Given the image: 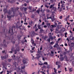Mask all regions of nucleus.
<instances>
[{"label":"nucleus","mask_w":74,"mask_h":74,"mask_svg":"<svg viewBox=\"0 0 74 74\" xmlns=\"http://www.w3.org/2000/svg\"><path fill=\"white\" fill-rule=\"evenodd\" d=\"M51 27H52V28H53V27H56V25H51Z\"/></svg>","instance_id":"a211bd4d"},{"label":"nucleus","mask_w":74,"mask_h":74,"mask_svg":"<svg viewBox=\"0 0 74 74\" xmlns=\"http://www.w3.org/2000/svg\"><path fill=\"white\" fill-rule=\"evenodd\" d=\"M24 41L25 42H27V40H26V39H25V40Z\"/></svg>","instance_id":"0e129e2a"},{"label":"nucleus","mask_w":74,"mask_h":74,"mask_svg":"<svg viewBox=\"0 0 74 74\" xmlns=\"http://www.w3.org/2000/svg\"><path fill=\"white\" fill-rule=\"evenodd\" d=\"M47 41H48L49 42H50V41H51V39L49 38L47 40Z\"/></svg>","instance_id":"4c0bfd02"},{"label":"nucleus","mask_w":74,"mask_h":74,"mask_svg":"<svg viewBox=\"0 0 74 74\" xmlns=\"http://www.w3.org/2000/svg\"><path fill=\"white\" fill-rule=\"evenodd\" d=\"M16 50L17 51H18V52H19V51H20L19 47H17L16 49Z\"/></svg>","instance_id":"6ab92c4d"},{"label":"nucleus","mask_w":74,"mask_h":74,"mask_svg":"<svg viewBox=\"0 0 74 74\" xmlns=\"http://www.w3.org/2000/svg\"><path fill=\"white\" fill-rule=\"evenodd\" d=\"M44 32V30L42 29H40V30L39 33H41Z\"/></svg>","instance_id":"ddd939ff"},{"label":"nucleus","mask_w":74,"mask_h":74,"mask_svg":"<svg viewBox=\"0 0 74 74\" xmlns=\"http://www.w3.org/2000/svg\"><path fill=\"white\" fill-rule=\"evenodd\" d=\"M55 20V18L54 17H53V18H51L52 22H53Z\"/></svg>","instance_id":"b1692460"},{"label":"nucleus","mask_w":74,"mask_h":74,"mask_svg":"<svg viewBox=\"0 0 74 74\" xmlns=\"http://www.w3.org/2000/svg\"><path fill=\"white\" fill-rule=\"evenodd\" d=\"M20 59V57H19L18 58V63H17V62H14V63L16 65H17V66H18V63H19V62H21V59Z\"/></svg>","instance_id":"7ed1b4c3"},{"label":"nucleus","mask_w":74,"mask_h":74,"mask_svg":"<svg viewBox=\"0 0 74 74\" xmlns=\"http://www.w3.org/2000/svg\"><path fill=\"white\" fill-rule=\"evenodd\" d=\"M8 57V54H5V56H1V59H2V60H4V59H7V58Z\"/></svg>","instance_id":"f257e3e1"},{"label":"nucleus","mask_w":74,"mask_h":74,"mask_svg":"<svg viewBox=\"0 0 74 74\" xmlns=\"http://www.w3.org/2000/svg\"><path fill=\"white\" fill-rule=\"evenodd\" d=\"M64 4H62V5H61V7H62V8H64V7H65V6H64Z\"/></svg>","instance_id":"e433bc0d"},{"label":"nucleus","mask_w":74,"mask_h":74,"mask_svg":"<svg viewBox=\"0 0 74 74\" xmlns=\"http://www.w3.org/2000/svg\"><path fill=\"white\" fill-rule=\"evenodd\" d=\"M23 62L24 64H26V63H27V61L26 60H23Z\"/></svg>","instance_id":"6e6552de"},{"label":"nucleus","mask_w":74,"mask_h":74,"mask_svg":"<svg viewBox=\"0 0 74 74\" xmlns=\"http://www.w3.org/2000/svg\"><path fill=\"white\" fill-rule=\"evenodd\" d=\"M7 74H9V73H10V71L8 70H7Z\"/></svg>","instance_id":"c03bdc74"},{"label":"nucleus","mask_w":74,"mask_h":74,"mask_svg":"<svg viewBox=\"0 0 74 74\" xmlns=\"http://www.w3.org/2000/svg\"><path fill=\"white\" fill-rule=\"evenodd\" d=\"M53 7L52 6V5H51L49 7V8H52Z\"/></svg>","instance_id":"603ef678"},{"label":"nucleus","mask_w":74,"mask_h":74,"mask_svg":"<svg viewBox=\"0 0 74 74\" xmlns=\"http://www.w3.org/2000/svg\"><path fill=\"white\" fill-rule=\"evenodd\" d=\"M74 44L73 43V42H72L71 44V46L70 47V49L71 51H73V49H72V48L73 46H74Z\"/></svg>","instance_id":"20e7f679"},{"label":"nucleus","mask_w":74,"mask_h":74,"mask_svg":"<svg viewBox=\"0 0 74 74\" xmlns=\"http://www.w3.org/2000/svg\"><path fill=\"white\" fill-rule=\"evenodd\" d=\"M38 53H41V52L40 51H39V49H38Z\"/></svg>","instance_id":"2f4dec72"},{"label":"nucleus","mask_w":74,"mask_h":74,"mask_svg":"<svg viewBox=\"0 0 74 74\" xmlns=\"http://www.w3.org/2000/svg\"><path fill=\"white\" fill-rule=\"evenodd\" d=\"M42 37H43V39H44V40H46V39L47 38L48 36H43Z\"/></svg>","instance_id":"4468645a"},{"label":"nucleus","mask_w":74,"mask_h":74,"mask_svg":"<svg viewBox=\"0 0 74 74\" xmlns=\"http://www.w3.org/2000/svg\"><path fill=\"white\" fill-rule=\"evenodd\" d=\"M54 42H51L49 44L50 45H53V44H54Z\"/></svg>","instance_id":"393cba45"},{"label":"nucleus","mask_w":74,"mask_h":74,"mask_svg":"<svg viewBox=\"0 0 74 74\" xmlns=\"http://www.w3.org/2000/svg\"><path fill=\"white\" fill-rule=\"evenodd\" d=\"M66 40H67L68 42H69V41H70V40H69L68 38H67Z\"/></svg>","instance_id":"052dcab7"},{"label":"nucleus","mask_w":74,"mask_h":74,"mask_svg":"<svg viewBox=\"0 0 74 74\" xmlns=\"http://www.w3.org/2000/svg\"><path fill=\"white\" fill-rule=\"evenodd\" d=\"M14 48H12L11 49V50L12 51H14Z\"/></svg>","instance_id":"8fccbe9b"},{"label":"nucleus","mask_w":74,"mask_h":74,"mask_svg":"<svg viewBox=\"0 0 74 74\" xmlns=\"http://www.w3.org/2000/svg\"><path fill=\"white\" fill-rule=\"evenodd\" d=\"M64 60V58H63L62 57L60 58V61H63Z\"/></svg>","instance_id":"2eb2a0df"},{"label":"nucleus","mask_w":74,"mask_h":74,"mask_svg":"<svg viewBox=\"0 0 74 74\" xmlns=\"http://www.w3.org/2000/svg\"><path fill=\"white\" fill-rule=\"evenodd\" d=\"M24 10L25 11H26V10H27V8H24Z\"/></svg>","instance_id":"49530a36"},{"label":"nucleus","mask_w":74,"mask_h":74,"mask_svg":"<svg viewBox=\"0 0 74 74\" xmlns=\"http://www.w3.org/2000/svg\"><path fill=\"white\" fill-rule=\"evenodd\" d=\"M3 11L4 14H6V13H7L8 12V11L7 9H3Z\"/></svg>","instance_id":"0eeeda50"},{"label":"nucleus","mask_w":74,"mask_h":74,"mask_svg":"<svg viewBox=\"0 0 74 74\" xmlns=\"http://www.w3.org/2000/svg\"><path fill=\"white\" fill-rule=\"evenodd\" d=\"M7 18H8V21H10L11 19V16H8V15L7 16Z\"/></svg>","instance_id":"1a4fd4ad"},{"label":"nucleus","mask_w":74,"mask_h":74,"mask_svg":"<svg viewBox=\"0 0 74 74\" xmlns=\"http://www.w3.org/2000/svg\"><path fill=\"white\" fill-rule=\"evenodd\" d=\"M38 28H37L36 29H35V32H37V31L38 30Z\"/></svg>","instance_id":"6e6d98bb"},{"label":"nucleus","mask_w":74,"mask_h":74,"mask_svg":"<svg viewBox=\"0 0 74 74\" xmlns=\"http://www.w3.org/2000/svg\"><path fill=\"white\" fill-rule=\"evenodd\" d=\"M35 34H36V33H35V32H32V34H33V35H34Z\"/></svg>","instance_id":"864d4df0"},{"label":"nucleus","mask_w":74,"mask_h":74,"mask_svg":"<svg viewBox=\"0 0 74 74\" xmlns=\"http://www.w3.org/2000/svg\"><path fill=\"white\" fill-rule=\"evenodd\" d=\"M69 17L68 16H67L66 18H64V20L66 21H67V19H69Z\"/></svg>","instance_id":"f3484780"},{"label":"nucleus","mask_w":74,"mask_h":74,"mask_svg":"<svg viewBox=\"0 0 74 74\" xmlns=\"http://www.w3.org/2000/svg\"><path fill=\"white\" fill-rule=\"evenodd\" d=\"M63 54L65 55H66V54H67V52H64Z\"/></svg>","instance_id":"a18cd8bd"},{"label":"nucleus","mask_w":74,"mask_h":74,"mask_svg":"<svg viewBox=\"0 0 74 74\" xmlns=\"http://www.w3.org/2000/svg\"><path fill=\"white\" fill-rule=\"evenodd\" d=\"M34 16H35L34 15H32L31 16V18H34Z\"/></svg>","instance_id":"7c9ffc66"},{"label":"nucleus","mask_w":74,"mask_h":74,"mask_svg":"<svg viewBox=\"0 0 74 74\" xmlns=\"http://www.w3.org/2000/svg\"><path fill=\"white\" fill-rule=\"evenodd\" d=\"M45 7L47 8H49V6H47V5H46Z\"/></svg>","instance_id":"4d7b16f0"},{"label":"nucleus","mask_w":74,"mask_h":74,"mask_svg":"<svg viewBox=\"0 0 74 74\" xmlns=\"http://www.w3.org/2000/svg\"><path fill=\"white\" fill-rule=\"evenodd\" d=\"M5 50H4L3 51H2V52L3 53H5Z\"/></svg>","instance_id":"e2e57ef3"},{"label":"nucleus","mask_w":74,"mask_h":74,"mask_svg":"<svg viewBox=\"0 0 74 74\" xmlns=\"http://www.w3.org/2000/svg\"><path fill=\"white\" fill-rule=\"evenodd\" d=\"M44 64H46V65H47V64H48V63L47 62H45L44 63Z\"/></svg>","instance_id":"de8ad7c7"},{"label":"nucleus","mask_w":74,"mask_h":74,"mask_svg":"<svg viewBox=\"0 0 74 74\" xmlns=\"http://www.w3.org/2000/svg\"><path fill=\"white\" fill-rule=\"evenodd\" d=\"M11 9H12V12H13V14H14V13L15 12V11H14V8H12Z\"/></svg>","instance_id":"5701e85b"},{"label":"nucleus","mask_w":74,"mask_h":74,"mask_svg":"<svg viewBox=\"0 0 74 74\" xmlns=\"http://www.w3.org/2000/svg\"><path fill=\"white\" fill-rule=\"evenodd\" d=\"M40 57H41V56H37V57H36V58H37V59H39V58H40Z\"/></svg>","instance_id":"a19ab883"},{"label":"nucleus","mask_w":74,"mask_h":74,"mask_svg":"<svg viewBox=\"0 0 74 74\" xmlns=\"http://www.w3.org/2000/svg\"><path fill=\"white\" fill-rule=\"evenodd\" d=\"M11 42H12L13 44H15V42L14 41H13V39H12L11 41Z\"/></svg>","instance_id":"412c9836"},{"label":"nucleus","mask_w":74,"mask_h":74,"mask_svg":"<svg viewBox=\"0 0 74 74\" xmlns=\"http://www.w3.org/2000/svg\"><path fill=\"white\" fill-rule=\"evenodd\" d=\"M53 70H54V72L56 74L57 73H56V71H57V70L56 69H55V68H53Z\"/></svg>","instance_id":"aec40b11"},{"label":"nucleus","mask_w":74,"mask_h":74,"mask_svg":"<svg viewBox=\"0 0 74 74\" xmlns=\"http://www.w3.org/2000/svg\"><path fill=\"white\" fill-rule=\"evenodd\" d=\"M51 17H53V18H54L55 15L53 14H52L51 15Z\"/></svg>","instance_id":"f704fd0d"},{"label":"nucleus","mask_w":74,"mask_h":74,"mask_svg":"<svg viewBox=\"0 0 74 74\" xmlns=\"http://www.w3.org/2000/svg\"><path fill=\"white\" fill-rule=\"evenodd\" d=\"M8 3H12V1H10V0H8Z\"/></svg>","instance_id":"bf43d9fd"},{"label":"nucleus","mask_w":74,"mask_h":74,"mask_svg":"<svg viewBox=\"0 0 74 74\" xmlns=\"http://www.w3.org/2000/svg\"><path fill=\"white\" fill-rule=\"evenodd\" d=\"M32 7H29V9H30V10H31V11L32 10Z\"/></svg>","instance_id":"09e8293b"},{"label":"nucleus","mask_w":74,"mask_h":74,"mask_svg":"<svg viewBox=\"0 0 74 74\" xmlns=\"http://www.w3.org/2000/svg\"><path fill=\"white\" fill-rule=\"evenodd\" d=\"M24 6H25V7H26V6H27V4H26V3H25L24 4Z\"/></svg>","instance_id":"5fc2aeb1"},{"label":"nucleus","mask_w":74,"mask_h":74,"mask_svg":"<svg viewBox=\"0 0 74 74\" xmlns=\"http://www.w3.org/2000/svg\"><path fill=\"white\" fill-rule=\"evenodd\" d=\"M15 26H13L12 27L11 30H12V33H13V29H15Z\"/></svg>","instance_id":"9d476101"},{"label":"nucleus","mask_w":74,"mask_h":74,"mask_svg":"<svg viewBox=\"0 0 74 74\" xmlns=\"http://www.w3.org/2000/svg\"><path fill=\"white\" fill-rule=\"evenodd\" d=\"M31 41H32V44H33V43H34V41L33 40V39H31Z\"/></svg>","instance_id":"c85d7f7f"},{"label":"nucleus","mask_w":74,"mask_h":74,"mask_svg":"<svg viewBox=\"0 0 74 74\" xmlns=\"http://www.w3.org/2000/svg\"><path fill=\"white\" fill-rule=\"evenodd\" d=\"M59 68H60V66L59 64L58 66V69H59Z\"/></svg>","instance_id":"680f3d73"},{"label":"nucleus","mask_w":74,"mask_h":74,"mask_svg":"<svg viewBox=\"0 0 74 74\" xmlns=\"http://www.w3.org/2000/svg\"><path fill=\"white\" fill-rule=\"evenodd\" d=\"M12 57L13 58V60H15V56L14 55H13V56H12Z\"/></svg>","instance_id":"dca6fc26"},{"label":"nucleus","mask_w":74,"mask_h":74,"mask_svg":"<svg viewBox=\"0 0 74 74\" xmlns=\"http://www.w3.org/2000/svg\"><path fill=\"white\" fill-rule=\"evenodd\" d=\"M40 10H37L36 11V12L37 13H38V14H40Z\"/></svg>","instance_id":"bb28decb"},{"label":"nucleus","mask_w":74,"mask_h":74,"mask_svg":"<svg viewBox=\"0 0 74 74\" xmlns=\"http://www.w3.org/2000/svg\"><path fill=\"white\" fill-rule=\"evenodd\" d=\"M50 24V23H47V26H49Z\"/></svg>","instance_id":"c9c22d12"},{"label":"nucleus","mask_w":74,"mask_h":74,"mask_svg":"<svg viewBox=\"0 0 74 74\" xmlns=\"http://www.w3.org/2000/svg\"><path fill=\"white\" fill-rule=\"evenodd\" d=\"M60 19H62V16H60Z\"/></svg>","instance_id":"774afa93"},{"label":"nucleus","mask_w":74,"mask_h":74,"mask_svg":"<svg viewBox=\"0 0 74 74\" xmlns=\"http://www.w3.org/2000/svg\"><path fill=\"white\" fill-rule=\"evenodd\" d=\"M38 29H42V28L41 27V25H39V24L38 25Z\"/></svg>","instance_id":"f8f14e48"},{"label":"nucleus","mask_w":74,"mask_h":74,"mask_svg":"<svg viewBox=\"0 0 74 74\" xmlns=\"http://www.w3.org/2000/svg\"><path fill=\"white\" fill-rule=\"evenodd\" d=\"M58 43H59V41H56V43L55 44V45H54L53 47H54V48H57V47H58V46H59V45H58Z\"/></svg>","instance_id":"39448f33"},{"label":"nucleus","mask_w":74,"mask_h":74,"mask_svg":"<svg viewBox=\"0 0 74 74\" xmlns=\"http://www.w3.org/2000/svg\"><path fill=\"white\" fill-rule=\"evenodd\" d=\"M25 67H26V66L25 65H24V66H23L22 68V69H25Z\"/></svg>","instance_id":"ea45409f"},{"label":"nucleus","mask_w":74,"mask_h":74,"mask_svg":"<svg viewBox=\"0 0 74 74\" xmlns=\"http://www.w3.org/2000/svg\"><path fill=\"white\" fill-rule=\"evenodd\" d=\"M72 71V68H71L69 69V72H71Z\"/></svg>","instance_id":"79ce46f5"},{"label":"nucleus","mask_w":74,"mask_h":74,"mask_svg":"<svg viewBox=\"0 0 74 74\" xmlns=\"http://www.w3.org/2000/svg\"><path fill=\"white\" fill-rule=\"evenodd\" d=\"M19 15H20L21 16H22V13H21V12H19Z\"/></svg>","instance_id":"58836bf2"},{"label":"nucleus","mask_w":74,"mask_h":74,"mask_svg":"<svg viewBox=\"0 0 74 74\" xmlns=\"http://www.w3.org/2000/svg\"><path fill=\"white\" fill-rule=\"evenodd\" d=\"M8 62H11V60H12V59H8Z\"/></svg>","instance_id":"c756f323"},{"label":"nucleus","mask_w":74,"mask_h":74,"mask_svg":"<svg viewBox=\"0 0 74 74\" xmlns=\"http://www.w3.org/2000/svg\"><path fill=\"white\" fill-rule=\"evenodd\" d=\"M64 59H67V56H65L64 57Z\"/></svg>","instance_id":"473e14b6"},{"label":"nucleus","mask_w":74,"mask_h":74,"mask_svg":"<svg viewBox=\"0 0 74 74\" xmlns=\"http://www.w3.org/2000/svg\"><path fill=\"white\" fill-rule=\"evenodd\" d=\"M47 27V26L46 25H45L43 26V27H44V28H46Z\"/></svg>","instance_id":"3c124183"},{"label":"nucleus","mask_w":74,"mask_h":74,"mask_svg":"<svg viewBox=\"0 0 74 74\" xmlns=\"http://www.w3.org/2000/svg\"><path fill=\"white\" fill-rule=\"evenodd\" d=\"M18 1L20 2H22V3H25L26 1V0H22L21 1V0H18Z\"/></svg>","instance_id":"9b49d317"},{"label":"nucleus","mask_w":74,"mask_h":74,"mask_svg":"<svg viewBox=\"0 0 74 74\" xmlns=\"http://www.w3.org/2000/svg\"><path fill=\"white\" fill-rule=\"evenodd\" d=\"M40 73H42V74H45V73H44V72L42 71H40Z\"/></svg>","instance_id":"37998d69"},{"label":"nucleus","mask_w":74,"mask_h":74,"mask_svg":"<svg viewBox=\"0 0 74 74\" xmlns=\"http://www.w3.org/2000/svg\"><path fill=\"white\" fill-rule=\"evenodd\" d=\"M8 14H9V15H10L11 14V10H9L8 11Z\"/></svg>","instance_id":"4be33fe9"},{"label":"nucleus","mask_w":74,"mask_h":74,"mask_svg":"<svg viewBox=\"0 0 74 74\" xmlns=\"http://www.w3.org/2000/svg\"><path fill=\"white\" fill-rule=\"evenodd\" d=\"M69 38L70 40H72V41H74V37L72 36H70Z\"/></svg>","instance_id":"423d86ee"},{"label":"nucleus","mask_w":74,"mask_h":74,"mask_svg":"<svg viewBox=\"0 0 74 74\" xmlns=\"http://www.w3.org/2000/svg\"><path fill=\"white\" fill-rule=\"evenodd\" d=\"M52 18L50 16L49 18L48 16H47V19H51V20H52Z\"/></svg>","instance_id":"a878e982"},{"label":"nucleus","mask_w":74,"mask_h":74,"mask_svg":"<svg viewBox=\"0 0 74 74\" xmlns=\"http://www.w3.org/2000/svg\"><path fill=\"white\" fill-rule=\"evenodd\" d=\"M21 73H23V71L21 70Z\"/></svg>","instance_id":"338daca9"},{"label":"nucleus","mask_w":74,"mask_h":74,"mask_svg":"<svg viewBox=\"0 0 74 74\" xmlns=\"http://www.w3.org/2000/svg\"><path fill=\"white\" fill-rule=\"evenodd\" d=\"M47 69H49V65H47Z\"/></svg>","instance_id":"69168bd1"},{"label":"nucleus","mask_w":74,"mask_h":74,"mask_svg":"<svg viewBox=\"0 0 74 74\" xmlns=\"http://www.w3.org/2000/svg\"><path fill=\"white\" fill-rule=\"evenodd\" d=\"M26 3H29V2H30V0H27V1H25Z\"/></svg>","instance_id":"cd10ccee"},{"label":"nucleus","mask_w":74,"mask_h":74,"mask_svg":"<svg viewBox=\"0 0 74 74\" xmlns=\"http://www.w3.org/2000/svg\"><path fill=\"white\" fill-rule=\"evenodd\" d=\"M1 46L3 47H7V45L5 44V40H4L3 41V44L1 45Z\"/></svg>","instance_id":"f03ea898"},{"label":"nucleus","mask_w":74,"mask_h":74,"mask_svg":"<svg viewBox=\"0 0 74 74\" xmlns=\"http://www.w3.org/2000/svg\"><path fill=\"white\" fill-rule=\"evenodd\" d=\"M17 50H14V54H16L17 53Z\"/></svg>","instance_id":"72a5a7b5"},{"label":"nucleus","mask_w":74,"mask_h":74,"mask_svg":"<svg viewBox=\"0 0 74 74\" xmlns=\"http://www.w3.org/2000/svg\"><path fill=\"white\" fill-rule=\"evenodd\" d=\"M35 48V47H33L32 48V51H34V49Z\"/></svg>","instance_id":"13d9d810"}]
</instances>
